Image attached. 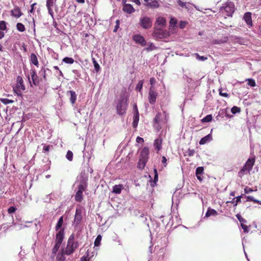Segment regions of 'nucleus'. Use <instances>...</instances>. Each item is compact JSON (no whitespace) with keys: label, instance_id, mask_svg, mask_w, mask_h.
I'll use <instances>...</instances> for the list:
<instances>
[{"label":"nucleus","instance_id":"nucleus-1","mask_svg":"<svg viewBox=\"0 0 261 261\" xmlns=\"http://www.w3.org/2000/svg\"><path fill=\"white\" fill-rule=\"evenodd\" d=\"M127 99L124 95L121 96L118 100L116 103L117 113L119 115H122L125 114L127 108Z\"/></svg>","mask_w":261,"mask_h":261},{"label":"nucleus","instance_id":"nucleus-2","mask_svg":"<svg viewBox=\"0 0 261 261\" xmlns=\"http://www.w3.org/2000/svg\"><path fill=\"white\" fill-rule=\"evenodd\" d=\"M78 246V243L74 242V234H71L68 239L66 248L62 253L66 255H70L74 251Z\"/></svg>","mask_w":261,"mask_h":261},{"label":"nucleus","instance_id":"nucleus-3","mask_svg":"<svg viewBox=\"0 0 261 261\" xmlns=\"http://www.w3.org/2000/svg\"><path fill=\"white\" fill-rule=\"evenodd\" d=\"M138 25L144 30L150 29L152 25V19L146 15H142L139 19Z\"/></svg>","mask_w":261,"mask_h":261},{"label":"nucleus","instance_id":"nucleus-4","mask_svg":"<svg viewBox=\"0 0 261 261\" xmlns=\"http://www.w3.org/2000/svg\"><path fill=\"white\" fill-rule=\"evenodd\" d=\"M24 90L25 87L23 83V80L22 77L18 76L17 83L15 86L13 87V91L17 95L20 96L22 95V93Z\"/></svg>","mask_w":261,"mask_h":261},{"label":"nucleus","instance_id":"nucleus-5","mask_svg":"<svg viewBox=\"0 0 261 261\" xmlns=\"http://www.w3.org/2000/svg\"><path fill=\"white\" fill-rule=\"evenodd\" d=\"M254 163V159H249L244 166L242 168L241 170L239 172V175L240 177H242L245 174H247L250 172L252 169V168Z\"/></svg>","mask_w":261,"mask_h":261},{"label":"nucleus","instance_id":"nucleus-6","mask_svg":"<svg viewBox=\"0 0 261 261\" xmlns=\"http://www.w3.org/2000/svg\"><path fill=\"white\" fill-rule=\"evenodd\" d=\"M223 13L228 16H231L234 11V5L232 3L228 2L222 9Z\"/></svg>","mask_w":261,"mask_h":261},{"label":"nucleus","instance_id":"nucleus-7","mask_svg":"<svg viewBox=\"0 0 261 261\" xmlns=\"http://www.w3.org/2000/svg\"><path fill=\"white\" fill-rule=\"evenodd\" d=\"M83 208L81 207H77L74 216V223L77 225L82 220Z\"/></svg>","mask_w":261,"mask_h":261},{"label":"nucleus","instance_id":"nucleus-8","mask_svg":"<svg viewBox=\"0 0 261 261\" xmlns=\"http://www.w3.org/2000/svg\"><path fill=\"white\" fill-rule=\"evenodd\" d=\"M157 96V93L155 91L154 88L151 86L149 88L148 100L151 104H153L155 102Z\"/></svg>","mask_w":261,"mask_h":261},{"label":"nucleus","instance_id":"nucleus-9","mask_svg":"<svg viewBox=\"0 0 261 261\" xmlns=\"http://www.w3.org/2000/svg\"><path fill=\"white\" fill-rule=\"evenodd\" d=\"M133 39L134 41L138 44H140L142 46L146 45V41L143 36L140 34H136L133 36Z\"/></svg>","mask_w":261,"mask_h":261},{"label":"nucleus","instance_id":"nucleus-10","mask_svg":"<svg viewBox=\"0 0 261 261\" xmlns=\"http://www.w3.org/2000/svg\"><path fill=\"white\" fill-rule=\"evenodd\" d=\"M81 178L80 184L78 186V191L84 192L87 188V179L83 177H81Z\"/></svg>","mask_w":261,"mask_h":261},{"label":"nucleus","instance_id":"nucleus-11","mask_svg":"<svg viewBox=\"0 0 261 261\" xmlns=\"http://www.w3.org/2000/svg\"><path fill=\"white\" fill-rule=\"evenodd\" d=\"M55 0H47L46 7L48 9L49 14L53 17L54 12L53 11V7L54 6Z\"/></svg>","mask_w":261,"mask_h":261},{"label":"nucleus","instance_id":"nucleus-12","mask_svg":"<svg viewBox=\"0 0 261 261\" xmlns=\"http://www.w3.org/2000/svg\"><path fill=\"white\" fill-rule=\"evenodd\" d=\"M149 149L147 147L142 149L140 153V158L147 162L148 159Z\"/></svg>","mask_w":261,"mask_h":261},{"label":"nucleus","instance_id":"nucleus-13","mask_svg":"<svg viewBox=\"0 0 261 261\" xmlns=\"http://www.w3.org/2000/svg\"><path fill=\"white\" fill-rule=\"evenodd\" d=\"M243 19L246 22V24L249 27H250L252 25L251 14L250 12L246 13L243 17Z\"/></svg>","mask_w":261,"mask_h":261},{"label":"nucleus","instance_id":"nucleus-14","mask_svg":"<svg viewBox=\"0 0 261 261\" xmlns=\"http://www.w3.org/2000/svg\"><path fill=\"white\" fill-rule=\"evenodd\" d=\"M156 27L158 28L159 27L160 28L164 27L166 25V19L163 17L160 16L158 17L155 21Z\"/></svg>","mask_w":261,"mask_h":261},{"label":"nucleus","instance_id":"nucleus-15","mask_svg":"<svg viewBox=\"0 0 261 261\" xmlns=\"http://www.w3.org/2000/svg\"><path fill=\"white\" fill-rule=\"evenodd\" d=\"M123 11L128 14H132L135 11V9L130 4H125L123 6Z\"/></svg>","mask_w":261,"mask_h":261},{"label":"nucleus","instance_id":"nucleus-16","mask_svg":"<svg viewBox=\"0 0 261 261\" xmlns=\"http://www.w3.org/2000/svg\"><path fill=\"white\" fill-rule=\"evenodd\" d=\"M11 13L12 16L16 18H19L22 15V13L20 11V9L18 7H16L14 9H12Z\"/></svg>","mask_w":261,"mask_h":261},{"label":"nucleus","instance_id":"nucleus-17","mask_svg":"<svg viewBox=\"0 0 261 261\" xmlns=\"http://www.w3.org/2000/svg\"><path fill=\"white\" fill-rule=\"evenodd\" d=\"M154 34L155 36L160 38H163L165 36V33L164 31L161 29V28H158V27H155Z\"/></svg>","mask_w":261,"mask_h":261},{"label":"nucleus","instance_id":"nucleus-18","mask_svg":"<svg viewBox=\"0 0 261 261\" xmlns=\"http://www.w3.org/2000/svg\"><path fill=\"white\" fill-rule=\"evenodd\" d=\"M64 239V231L63 230H60L56 234V243L62 244Z\"/></svg>","mask_w":261,"mask_h":261},{"label":"nucleus","instance_id":"nucleus-19","mask_svg":"<svg viewBox=\"0 0 261 261\" xmlns=\"http://www.w3.org/2000/svg\"><path fill=\"white\" fill-rule=\"evenodd\" d=\"M67 93L70 94V101L72 105H73L76 100V94L73 91H69Z\"/></svg>","mask_w":261,"mask_h":261},{"label":"nucleus","instance_id":"nucleus-20","mask_svg":"<svg viewBox=\"0 0 261 261\" xmlns=\"http://www.w3.org/2000/svg\"><path fill=\"white\" fill-rule=\"evenodd\" d=\"M139 120V112H134L133 116V125L134 127H136L138 125V123Z\"/></svg>","mask_w":261,"mask_h":261},{"label":"nucleus","instance_id":"nucleus-21","mask_svg":"<svg viewBox=\"0 0 261 261\" xmlns=\"http://www.w3.org/2000/svg\"><path fill=\"white\" fill-rule=\"evenodd\" d=\"M212 140V137L211 134H208L205 136L204 137L202 138L200 141H199V144L200 145H203L205 143H206L208 142H210Z\"/></svg>","mask_w":261,"mask_h":261},{"label":"nucleus","instance_id":"nucleus-22","mask_svg":"<svg viewBox=\"0 0 261 261\" xmlns=\"http://www.w3.org/2000/svg\"><path fill=\"white\" fill-rule=\"evenodd\" d=\"M162 140L160 138H159L155 140L154 142V146L158 151H159L162 147Z\"/></svg>","mask_w":261,"mask_h":261},{"label":"nucleus","instance_id":"nucleus-23","mask_svg":"<svg viewBox=\"0 0 261 261\" xmlns=\"http://www.w3.org/2000/svg\"><path fill=\"white\" fill-rule=\"evenodd\" d=\"M123 189V186L121 185H115L113 187V192L117 194L121 193V190Z\"/></svg>","mask_w":261,"mask_h":261},{"label":"nucleus","instance_id":"nucleus-24","mask_svg":"<svg viewBox=\"0 0 261 261\" xmlns=\"http://www.w3.org/2000/svg\"><path fill=\"white\" fill-rule=\"evenodd\" d=\"M218 215V213L217 212L214 210V209H211V208H208L206 214H205V217H208L211 216H217Z\"/></svg>","mask_w":261,"mask_h":261},{"label":"nucleus","instance_id":"nucleus-25","mask_svg":"<svg viewBox=\"0 0 261 261\" xmlns=\"http://www.w3.org/2000/svg\"><path fill=\"white\" fill-rule=\"evenodd\" d=\"M83 192L81 191H77L75 196V200L78 202H81L83 199Z\"/></svg>","mask_w":261,"mask_h":261},{"label":"nucleus","instance_id":"nucleus-26","mask_svg":"<svg viewBox=\"0 0 261 261\" xmlns=\"http://www.w3.org/2000/svg\"><path fill=\"white\" fill-rule=\"evenodd\" d=\"M30 60L32 64L36 66H38V61L36 56L34 54H31L30 56Z\"/></svg>","mask_w":261,"mask_h":261},{"label":"nucleus","instance_id":"nucleus-27","mask_svg":"<svg viewBox=\"0 0 261 261\" xmlns=\"http://www.w3.org/2000/svg\"><path fill=\"white\" fill-rule=\"evenodd\" d=\"M30 74L31 75V78L33 81V83L34 85H36V80L37 78V75H36V71L35 70H31L30 71Z\"/></svg>","mask_w":261,"mask_h":261},{"label":"nucleus","instance_id":"nucleus-28","mask_svg":"<svg viewBox=\"0 0 261 261\" xmlns=\"http://www.w3.org/2000/svg\"><path fill=\"white\" fill-rule=\"evenodd\" d=\"M146 163L147 161H144V160H143L140 158L137 166L138 168L141 169H143L144 168Z\"/></svg>","mask_w":261,"mask_h":261},{"label":"nucleus","instance_id":"nucleus-29","mask_svg":"<svg viewBox=\"0 0 261 261\" xmlns=\"http://www.w3.org/2000/svg\"><path fill=\"white\" fill-rule=\"evenodd\" d=\"M63 217H61L57 224H56V230L57 231L61 227V226L63 224Z\"/></svg>","mask_w":261,"mask_h":261},{"label":"nucleus","instance_id":"nucleus-30","mask_svg":"<svg viewBox=\"0 0 261 261\" xmlns=\"http://www.w3.org/2000/svg\"><path fill=\"white\" fill-rule=\"evenodd\" d=\"M74 61V60L72 58L69 57H65L63 59V62L67 64H73Z\"/></svg>","mask_w":261,"mask_h":261},{"label":"nucleus","instance_id":"nucleus-31","mask_svg":"<svg viewBox=\"0 0 261 261\" xmlns=\"http://www.w3.org/2000/svg\"><path fill=\"white\" fill-rule=\"evenodd\" d=\"M16 27L17 29L21 32H23L25 31V27L24 25L21 23H17Z\"/></svg>","mask_w":261,"mask_h":261},{"label":"nucleus","instance_id":"nucleus-32","mask_svg":"<svg viewBox=\"0 0 261 261\" xmlns=\"http://www.w3.org/2000/svg\"><path fill=\"white\" fill-rule=\"evenodd\" d=\"M212 115H207L202 119V121L203 122H209L212 121Z\"/></svg>","mask_w":261,"mask_h":261},{"label":"nucleus","instance_id":"nucleus-33","mask_svg":"<svg viewBox=\"0 0 261 261\" xmlns=\"http://www.w3.org/2000/svg\"><path fill=\"white\" fill-rule=\"evenodd\" d=\"M101 236L100 235H98L96 237L95 241H94V246L98 247L99 246L100 244V242L101 241Z\"/></svg>","mask_w":261,"mask_h":261},{"label":"nucleus","instance_id":"nucleus-34","mask_svg":"<svg viewBox=\"0 0 261 261\" xmlns=\"http://www.w3.org/2000/svg\"><path fill=\"white\" fill-rule=\"evenodd\" d=\"M247 201H253L255 203H259L261 204V201L255 199L253 197L251 196H248L247 197Z\"/></svg>","mask_w":261,"mask_h":261},{"label":"nucleus","instance_id":"nucleus-35","mask_svg":"<svg viewBox=\"0 0 261 261\" xmlns=\"http://www.w3.org/2000/svg\"><path fill=\"white\" fill-rule=\"evenodd\" d=\"M0 100L5 105H8L14 102V100L8 99L7 98H1Z\"/></svg>","mask_w":261,"mask_h":261},{"label":"nucleus","instance_id":"nucleus-36","mask_svg":"<svg viewBox=\"0 0 261 261\" xmlns=\"http://www.w3.org/2000/svg\"><path fill=\"white\" fill-rule=\"evenodd\" d=\"M92 62L94 66L95 70L98 72L100 69V66L94 59H92Z\"/></svg>","mask_w":261,"mask_h":261},{"label":"nucleus","instance_id":"nucleus-37","mask_svg":"<svg viewBox=\"0 0 261 261\" xmlns=\"http://www.w3.org/2000/svg\"><path fill=\"white\" fill-rule=\"evenodd\" d=\"M143 81H140L137 85V86L136 87V90L137 91H141V90L142 88V87H143Z\"/></svg>","mask_w":261,"mask_h":261},{"label":"nucleus","instance_id":"nucleus-38","mask_svg":"<svg viewBox=\"0 0 261 261\" xmlns=\"http://www.w3.org/2000/svg\"><path fill=\"white\" fill-rule=\"evenodd\" d=\"M61 244L56 243V244L53 249V253L54 254H56L59 248L61 246Z\"/></svg>","mask_w":261,"mask_h":261},{"label":"nucleus","instance_id":"nucleus-39","mask_svg":"<svg viewBox=\"0 0 261 261\" xmlns=\"http://www.w3.org/2000/svg\"><path fill=\"white\" fill-rule=\"evenodd\" d=\"M204 169L202 167H198L196 169V175H201L203 172Z\"/></svg>","mask_w":261,"mask_h":261},{"label":"nucleus","instance_id":"nucleus-40","mask_svg":"<svg viewBox=\"0 0 261 261\" xmlns=\"http://www.w3.org/2000/svg\"><path fill=\"white\" fill-rule=\"evenodd\" d=\"M155 49V47L152 43H150L148 46L145 48L148 51H152Z\"/></svg>","mask_w":261,"mask_h":261},{"label":"nucleus","instance_id":"nucleus-41","mask_svg":"<svg viewBox=\"0 0 261 261\" xmlns=\"http://www.w3.org/2000/svg\"><path fill=\"white\" fill-rule=\"evenodd\" d=\"M66 158L70 161H71L72 160L73 158V153L72 151L68 150L66 154Z\"/></svg>","mask_w":261,"mask_h":261},{"label":"nucleus","instance_id":"nucleus-42","mask_svg":"<svg viewBox=\"0 0 261 261\" xmlns=\"http://www.w3.org/2000/svg\"><path fill=\"white\" fill-rule=\"evenodd\" d=\"M65 254L62 253L61 254H58L57 256V261H66L65 257L64 256Z\"/></svg>","mask_w":261,"mask_h":261},{"label":"nucleus","instance_id":"nucleus-43","mask_svg":"<svg viewBox=\"0 0 261 261\" xmlns=\"http://www.w3.org/2000/svg\"><path fill=\"white\" fill-rule=\"evenodd\" d=\"M7 29L6 27V22L4 21H0V30H6Z\"/></svg>","mask_w":261,"mask_h":261},{"label":"nucleus","instance_id":"nucleus-44","mask_svg":"<svg viewBox=\"0 0 261 261\" xmlns=\"http://www.w3.org/2000/svg\"><path fill=\"white\" fill-rule=\"evenodd\" d=\"M148 5L153 8H158L159 7L158 2L155 1H152L150 4H148Z\"/></svg>","mask_w":261,"mask_h":261},{"label":"nucleus","instance_id":"nucleus-45","mask_svg":"<svg viewBox=\"0 0 261 261\" xmlns=\"http://www.w3.org/2000/svg\"><path fill=\"white\" fill-rule=\"evenodd\" d=\"M248 85L251 87H255L256 85L255 81L253 79H247Z\"/></svg>","mask_w":261,"mask_h":261},{"label":"nucleus","instance_id":"nucleus-46","mask_svg":"<svg viewBox=\"0 0 261 261\" xmlns=\"http://www.w3.org/2000/svg\"><path fill=\"white\" fill-rule=\"evenodd\" d=\"M195 55L196 57V59L198 60L205 61V60H207V57H204V56H200L198 54H195Z\"/></svg>","mask_w":261,"mask_h":261},{"label":"nucleus","instance_id":"nucleus-47","mask_svg":"<svg viewBox=\"0 0 261 261\" xmlns=\"http://www.w3.org/2000/svg\"><path fill=\"white\" fill-rule=\"evenodd\" d=\"M240 108L236 106L233 107L231 109V112L233 114H236L237 113L240 112Z\"/></svg>","mask_w":261,"mask_h":261},{"label":"nucleus","instance_id":"nucleus-48","mask_svg":"<svg viewBox=\"0 0 261 261\" xmlns=\"http://www.w3.org/2000/svg\"><path fill=\"white\" fill-rule=\"evenodd\" d=\"M236 217L241 224L245 223L246 222V221L243 217H242V216L240 215L237 214L236 215Z\"/></svg>","mask_w":261,"mask_h":261},{"label":"nucleus","instance_id":"nucleus-49","mask_svg":"<svg viewBox=\"0 0 261 261\" xmlns=\"http://www.w3.org/2000/svg\"><path fill=\"white\" fill-rule=\"evenodd\" d=\"M178 4L182 8H185L186 5H190V3H184L180 0H178Z\"/></svg>","mask_w":261,"mask_h":261},{"label":"nucleus","instance_id":"nucleus-50","mask_svg":"<svg viewBox=\"0 0 261 261\" xmlns=\"http://www.w3.org/2000/svg\"><path fill=\"white\" fill-rule=\"evenodd\" d=\"M39 74L41 76H42L44 80H46L45 69L44 68L41 69V70L39 72Z\"/></svg>","mask_w":261,"mask_h":261},{"label":"nucleus","instance_id":"nucleus-51","mask_svg":"<svg viewBox=\"0 0 261 261\" xmlns=\"http://www.w3.org/2000/svg\"><path fill=\"white\" fill-rule=\"evenodd\" d=\"M187 24V22L185 21H181L179 22V26L180 29H184Z\"/></svg>","mask_w":261,"mask_h":261},{"label":"nucleus","instance_id":"nucleus-52","mask_svg":"<svg viewBox=\"0 0 261 261\" xmlns=\"http://www.w3.org/2000/svg\"><path fill=\"white\" fill-rule=\"evenodd\" d=\"M177 23V20L174 18H171L170 20V24L171 26H175Z\"/></svg>","mask_w":261,"mask_h":261},{"label":"nucleus","instance_id":"nucleus-53","mask_svg":"<svg viewBox=\"0 0 261 261\" xmlns=\"http://www.w3.org/2000/svg\"><path fill=\"white\" fill-rule=\"evenodd\" d=\"M161 116V113L157 114L154 119V121L155 123H158L160 121V118Z\"/></svg>","mask_w":261,"mask_h":261},{"label":"nucleus","instance_id":"nucleus-54","mask_svg":"<svg viewBox=\"0 0 261 261\" xmlns=\"http://www.w3.org/2000/svg\"><path fill=\"white\" fill-rule=\"evenodd\" d=\"M154 183L155 184L156 182V181H158V173H157V170L156 169H154Z\"/></svg>","mask_w":261,"mask_h":261},{"label":"nucleus","instance_id":"nucleus-55","mask_svg":"<svg viewBox=\"0 0 261 261\" xmlns=\"http://www.w3.org/2000/svg\"><path fill=\"white\" fill-rule=\"evenodd\" d=\"M241 227L242 229L244 230V232H248L249 229L248 228V226L246 225H245L244 223L241 224Z\"/></svg>","mask_w":261,"mask_h":261},{"label":"nucleus","instance_id":"nucleus-56","mask_svg":"<svg viewBox=\"0 0 261 261\" xmlns=\"http://www.w3.org/2000/svg\"><path fill=\"white\" fill-rule=\"evenodd\" d=\"M16 208L15 207L11 206L8 208V212L9 214H11L14 213L16 211Z\"/></svg>","mask_w":261,"mask_h":261},{"label":"nucleus","instance_id":"nucleus-57","mask_svg":"<svg viewBox=\"0 0 261 261\" xmlns=\"http://www.w3.org/2000/svg\"><path fill=\"white\" fill-rule=\"evenodd\" d=\"M219 94L221 96L227 97L229 96L228 94L226 92H223L222 90H219Z\"/></svg>","mask_w":261,"mask_h":261},{"label":"nucleus","instance_id":"nucleus-58","mask_svg":"<svg viewBox=\"0 0 261 261\" xmlns=\"http://www.w3.org/2000/svg\"><path fill=\"white\" fill-rule=\"evenodd\" d=\"M116 25L115 27V28L114 29V32H116L119 28V20H117L116 21Z\"/></svg>","mask_w":261,"mask_h":261},{"label":"nucleus","instance_id":"nucleus-59","mask_svg":"<svg viewBox=\"0 0 261 261\" xmlns=\"http://www.w3.org/2000/svg\"><path fill=\"white\" fill-rule=\"evenodd\" d=\"M213 42L215 44H220L224 43V41L222 40H214Z\"/></svg>","mask_w":261,"mask_h":261},{"label":"nucleus","instance_id":"nucleus-60","mask_svg":"<svg viewBox=\"0 0 261 261\" xmlns=\"http://www.w3.org/2000/svg\"><path fill=\"white\" fill-rule=\"evenodd\" d=\"M241 198H242V196H239L236 198V203L234 204V206H236L239 202H241Z\"/></svg>","mask_w":261,"mask_h":261},{"label":"nucleus","instance_id":"nucleus-61","mask_svg":"<svg viewBox=\"0 0 261 261\" xmlns=\"http://www.w3.org/2000/svg\"><path fill=\"white\" fill-rule=\"evenodd\" d=\"M49 148H50V146L49 145H48V146H44L43 147V152L45 153V152H48L49 150Z\"/></svg>","mask_w":261,"mask_h":261},{"label":"nucleus","instance_id":"nucleus-62","mask_svg":"<svg viewBox=\"0 0 261 261\" xmlns=\"http://www.w3.org/2000/svg\"><path fill=\"white\" fill-rule=\"evenodd\" d=\"M136 141L139 143H141L144 142V140L142 138H141L140 137H138L136 139Z\"/></svg>","mask_w":261,"mask_h":261},{"label":"nucleus","instance_id":"nucleus-63","mask_svg":"<svg viewBox=\"0 0 261 261\" xmlns=\"http://www.w3.org/2000/svg\"><path fill=\"white\" fill-rule=\"evenodd\" d=\"M253 191V190L251 189V188H245L244 189V192L245 193H250V192H252Z\"/></svg>","mask_w":261,"mask_h":261},{"label":"nucleus","instance_id":"nucleus-64","mask_svg":"<svg viewBox=\"0 0 261 261\" xmlns=\"http://www.w3.org/2000/svg\"><path fill=\"white\" fill-rule=\"evenodd\" d=\"M162 162L163 164H164V166H166V165H167V159H166V157H165V156H163L162 157Z\"/></svg>","mask_w":261,"mask_h":261}]
</instances>
